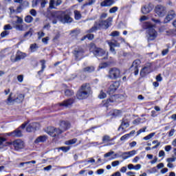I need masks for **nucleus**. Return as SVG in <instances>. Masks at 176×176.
I'll return each instance as SVG.
<instances>
[{
  "instance_id": "e433bc0d",
  "label": "nucleus",
  "mask_w": 176,
  "mask_h": 176,
  "mask_svg": "<svg viewBox=\"0 0 176 176\" xmlns=\"http://www.w3.org/2000/svg\"><path fill=\"white\" fill-rule=\"evenodd\" d=\"M50 9H56V1L50 0Z\"/></svg>"
},
{
  "instance_id": "cd10ccee",
  "label": "nucleus",
  "mask_w": 176,
  "mask_h": 176,
  "mask_svg": "<svg viewBox=\"0 0 176 176\" xmlns=\"http://www.w3.org/2000/svg\"><path fill=\"white\" fill-rule=\"evenodd\" d=\"M146 74H149V67H144L140 72V75H142V76H145Z\"/></svg>"
},
{
  "instance_id": "a18cd8bd",
  "label": "nucleus",
  "mask_w": 176,
  "mask_h": 176,
  "mask_svg": "<svg viewBox=\"0 0 176 176\" xmlns=\"http://www.w3.org/2000/svg\"><path fill=\"white\" fill-rule=\"evenodd\" d=\"M32 32H33V30L32 29H30V30L26 32L24 35V37L25 38H28V36H32Z\"/></svg>"
},
{
  "instance_id": "f257e3e1",
  "label": "nucleus",
  "mask_w": 176,
  "mask_h": 176,
  "mask_svg": "<svg viewBox=\"0 0 176 176\" xmlns=\"http://www.w3.org/2000/svg\"><path fill=\"white\" fill-rule=\"evenodd\" d=\"M50 20L52 24H57L60 21L63 24L72 23V18L64 11H54L51 14Z\"/></svg>"
},
{
  "instance_id": "bf43d9fd",
  "label": "nucleus",
  "mask_w": 176,
  "mask_h": 176,
  "mask_svg": "<svg viewBox=\"0 0 176 176\" xmlns=\"http://www.w3.org/2000/svg\"><path fill=\"white\" fill-rule=\"evenodd\" d=\"M152 21H153V23H155V24H159V25H162V21H160V19H152Z\"/></svg>"
},
{
  "instance_id": "8fccbe9b",
  "label": "nucleus",
  "mask_w": 176,
  "mask_h": 176,
  "mask_svg": "<svg viewBox=\"0 0 176 176\" xmlns=\"http://www.w3.org/2000/svg\"><path fill=\"white\" fill-rule=\"evenodd\" d=\"M120 164V162L119 161H113L111 162L112 167H118Z\"/></svg>"
},
{
  "instance_id": "f3484780",
  "label": "nucleus",
  "mask_w": 176,
  "mask_h": 176,
  "mask_svg": "<svg viewBox=\"0 0 176 176\" xmlns=\"http://www.w3.org/2000/svg\"><path fill=\"white\" fill-rule=\"evenodd\" d=\"M39 127V124L34 122L30 124L27 128H26V131L28 133H31L32 131H34V130H37Z\"/></svg>"
},
{
  "instance_id": "4468645a",
  "label": "nucleus",
  "mask_w": 176,
  "mask_h": 176,
  "mask_svg": "<svg viewBox=\"0 0 176 176\" xmlns=\"http://www.w3.org/2000/svg\"><path fill=\"white\" fill-rule=\"evenodd\" d=\"M141 65V60H135L133 62L131 68L135 71V75H138V68H140V65Z\"/></svg>"
},
{
  "instance_id": "393cba45",
  "label": "nucleus",
  "mask_w": 176,
  "mask_h": 176,
  "mask_svg": "<svg viewBox=\"0 0 176 176\" xmlns=\"http://www.w3.org/2000/svg\"><path fill=\"white\" fill-rule=\"evenodd\" d=\"M47 138L46 137V135L39 136L38 138H37L36 139L34 142H35V144H39V142H45V141H46Z\"/></svg>"
},
{
  "instance_id": "a19ab883",
  "label": "nucleus",
  "mask_w": 176,
  "mask_h": 176,
  "mask_svg": "<svg viewBox=\"0 0 176 176\" xmlns=\"http://www.w3.org/2000/svg\"><path fill=\"white\" fill-rule=\"evenodd\" d=\"M106 97H107V94H105V92H103L102 91H100L98 98L100 100H102V99L105 98Z\"/></svg>"
},
{
  "instance_id": "e2e57ef3",
  "label": "nucleus",
  "mask_w": 176,
  "mask_h": 176,
  "mask_svg": "<svg viewBox=\"0 0 176 176\" xmlns=\"http://www.w3.org/2000/svg\"><path fill=\"white\" fill-rule=\"evenodd\" d=\"M108 65H109V63H102L99 65V67L102 69V68H105L107 67H108Z\"/></svg>"
},
{
  "instance_id": "13d9d810",
  "label": "nucleus",
  "mask_w": 176,
  "mask_h": 176,
  "mask_svg": "<svg viewBox=\"0 0 176 176\" xmlns=\"http://www.w3.org/2000/svg\"><path fill=\"white\" fill-rule=\"evenodd\" d=\"M145 130H146V126L143 127L142 129H140L138 131V135H140V134H141V133H145Z\"/></svg>"
},
{
  "instance_id": "ea45409f",
  "label": "nucleus",
  "mask_w": 176,
  "mask_h": 176,
  "mask_svg": "<svg viewBox=\"0 0 176 176\" xmlns=\"http://www.w3.org/2000/svg\"><path fill=\"white\" fill-rule=\"evenodd\" d=\"M76 142V139H72L65 142V145H72Z\"/></svg>"
},
{
  "instance_id": "4be33fe9",
  "label": "nucleus",
  "mask_w": 176,
  "mask_h": 176,
  "mask_svg": "<svg viewBox=\"0 0 176 176\" xmlns=\"http://www.w3.org/2000/svg\"><path fill=\"white\" fill-rule=\"evenodd\" d=\"M134 134H135V131H132L129 133H126V134L122 135L120 138V141H126V140H129V138H130V137H131V135H133Z\"/></svg>"
},
{
  "instance_id": "338daca9",
  "label": "nucleus",
  "mask_w": 176,
  "mask_h": 176,
  "mask_svg": "<svg viewBox=\"0 0 176 176\" xmlns=\"http://www.w3.org/2000/svg\"><path fill=\"white\" fill-rule=\"evenodd\" d=\"M12 26L10 24H8L4 25L3 30H5V31H8V30H12Z\"/></svg>"
},
{
  "instance_id": "412c9836",
  "label": "nucleus",
  "mask_w": 176,
  "mask_h": 176,
  "mask_svg": "<svg viewBox=\"0 0 176 176\" xmlns=\"http://www.w3.org/2000/svg\"><path fill=\"white\" fill-rule=\"evenodd\" d=\"M120 84L119 82H116L111 84L109 87V91L110 93H113L118 90L119 88Z\"/></svg>"
},
{
  "instance_id": "6ab92c4d",
  "label": "nucleus",
  "mask_w": 176,
  "mask_h": 176,
  "mask_svg": "<svg viewBox=\"0 0 176 176\" xmlns=\"http://www.w3.org/2000/svg\"><path fill=\"white\" fill-rule=\"evenodd\" d=\"M113 3H115L114 0H104L100 3V6L103 8H107V7L112 6Z\"/></svg>"
},
{
  "instance_id": "774afa93",
  "label": "nucleus",
  "mask_w": 176,
  "mask_h": 176,
  "mask_svg": "<svg viewBox=\"0 0 176 176\" xmlns=\"http://www.w3.org/2000/svg\"><path fill=\"white\" fill-rule=\"evenodd\" d=\"M171 148H172L171 146L168 145V146H165L164 149H165L166 152H170V151H171Z\"/></svg>"
},
{
  "instance_id": "f704fd0d",
  "label": "nucleus",
  "mask_w": 176,
  "mask_h": 176,
  "mask_svg": "<svg viewBox=\"0 0 176 176\" xmlns=\"http://www.w3.org/2000/svg\"><path fill=\"white\" fill-rule=\"evenodd\" d=\"M109 141H112V140H111V136L108 135H105L102 137L103 142H109Z\"/></svg>"
},
{
  "instance_id": "20e7f679",
  "label": "nucleus",
  "mask_w": 176,
  "mask_h": 176,
  "mask_svg": "<svg viewBox=\"0 0 176 176\" xmlns=\"http://www.w3.org/2000/svg\"><path fill=\"white\" fill-rule=\"evenodd\" d=\"M144 27L146 30H148V41H155V38L157 36V32L154 29L155 25H152L150 22H145Z\"/></svg>"
},
{
  "instance_id": "5fc2aeb1",
  "label": "nucleus",
  "mask_w": 176,
  "mask_h": 176,
  "mask_svg": "<svg viewBox=\"0 0 176 176\" xmlns=\"http://www.w3.org/2000/svg\"><path fill=\"white\" fill-rule=\"evenodd\" d=\"M104 173H105V170L104 169H98L96 171V174H98V175H102V174H104Z\"/></svg>"
},
{
  "instance_id": "6e6d98bb",
  "label": "nucleus",
  "mask_w": 176,
  "mask_h": 176,
  "mask_svg": "<svg viewBox=\"0 0 176 176\" xmlns=\"http://www.w3.org/2000/svg\"><path fill=\"white\" fill-rule=\"evenodd\" d=\"M17 79H18V81L20 83H23V80L24 79V76L23 75H19V76H17Z\"/></svg>"
},
{
  "instance_id": "7ed1b4c3",
  "label": "nucleus",
  "mask_w": 176,
  "mask_h": 176,
  "mask_svg": "<svg viewBox=\"0 0 176 176\" xmlns=\"http://www.w3.org/2000/svg\"><path fill=\"white\" fill-rule=\"evenodd\" d=\"M91 94V87L90 84L85 83L81 86L80 90L77 94V98L78 100H84V98H87Z\"/></svg>"
},
{
  "instance_id": "49530a36",
  "label": "nucleus",
  "mask_w": 176,
  "mask_h": 176,
  "mask_svg": "<svg viewBox=\"0 0 176 176\" xmlns=\"http://www.w3.org/2000/svg\"><path fill=\"white\" fill-rule=\"evenodd\" d=\"M79 34H80V30H75L72 31V34L73 36H76V35H79Z\"/></svg>"
},
{
  "instance_id": "c9c22d12",
  "label": "nucleus",
  "mask_w": 176,
  "mask_h": 176,
  "mask_svg": "<svg viewBox=\"0 0 176 176\" xmlns=\"http://www.w3.org/2000/svg\"><path fill=\"white\" fill-rule=\"evenodd\" d=\"M65 96H67V97H71V96H74V91L70 89H66L65 91Z\"/></svg>"
},
{
  "instance_id": "69168bd1",
  "label": "nucleus",
  "mask_w": 176,
  "mask_h": 176,
  "mask_svg": "<svg viewBox=\"0 0 176 176\" xmlns=\"http://www.w3.org/2000/svg\"><path fill=\"white\" fill-rule=\"evenodd\" d=\"M141 164H138L135 166H134V169L133 170H135V171H138V170H141Z\"/></svg>"
},
{
  "instance_id": "b1692460",
  "label": "nucleus",
  "mask_w": 176,
  "mask_h": 176,
  "mask_svg": "<svg viewBox=\"0 0 176 176\" xmlns=\"http://www.w3.org/2000/svg\"><path fill=\"white\" fill-rule=\"evenodd\" d=\"M4 142L6 143L4 144ZM3 146H10V145H8V142H6V138L0 137V149H2Z\"/></svg>"
},
{
  "instance_id": "58836bf2",
  "label": "nucleus",
  "mask_w": 176,
  "mask_h": 176,
  "mask_svg": "<svg viewBox=\"0 0 176 176\" xmlns=\"http://www.w3.org/2000/svg\"><path fill=\"white\" fill-rule=\"evenodd\" d=\"M32 20H34V18H32V16L28 15L27 16H25V23H32Z\"/></svg>"
},
{
  "instance_id": "72a5a7b5",
  "label": "nucleus",
  "mask_w": 176,
  "mask_h": 176,
  "mask_svg": "<svg viewBox=\"0 0 176 176\" xmlns=\"http://www.w3.org/2000/svg\"><path fill=\"white\" fill-rule=\"evenodd\" d=\"M41 70L38 72V74H42V72H43V69L46 68V65H45V64L46 63L45 60H41Z\"/></svg>"
},
{
  "instance_id": "de8ad7c7",
  "label": "nucleus",
  "mask_w": 176,
  "mask_h": 176,
  "mask_svg": "<svg viewBox=\"0 0 176 176\" xmlns=\"http://www.w3.org/2000/svg\"><path fill=\"white\" fill-rule=\"evenodd\" d=\"M175 160H176L175 157H172L166 159L167 163H174Z\"/></svg>"
},
{
  "instance_id": "79ce46f5",
  "label": "nucleus",
  "mask_w": 176,
  "mask_h": 176,
  "mask_svg": "<svg viewBox=\"0 0 176 176\" xmlns=\"http://www.w3.org/2000/svg\"><path fill=\"white\" fill-rule=\"evenodd\" d=\"M94 71V67H87L84 68L85 72H93Z\"/></svg>"
},
{
  "instance_id": "052dcab7",
  "label": "nucleus",
  "mask_w": 176,
  "mask_h": 176,
  "mask_svg": "<svg viewBox=\"0 0 176 176\" xmlns=\"http://www.w3.org/2000/svg\"><path fill=\"white\" fill-rule=\"evenodd\" d=\"M8 35H9V32L8 31H4L1 34V38H5V36H8Z\"/></svg>"
},
{
  "instance_id": "4d7b16f0",
  "label": "nucleus",
  "mask_w": 176,
  "mask_h": 176,
  "mask_svg": "<svg viewBox=\"0 0 176 176\" xmlns=\"http://www.w3.org/2000/svg\"><path fill=\"white\" fill-rule=\"evenodd\" d=\"M115 152L113 151H110L109 153H107L106 154L104 155V157H109V156H112Z\"/></svg>"
},
{
  "instance_id": "2eb2a0df",
  "label": "nucleus",
  "mask_w": 176,
  "mask_h": 176,
  "mask_svg": "<svg viewBox=\"0 0 176 176\" xmlns=\"http://www.w3.org/2000/svg\"><path fill=\"white\" fill-rule=\"evenodd\" d=\"M153 10V6L152 4H148L142 8V12L143 14H148Z\"/></svg>"
},
{
  "instance_id": "dca6fc26",
  "label": "nucleus",
  "mask_w": 176,
  "mask_h": 176,
  "mask_svg": "<svg viewBox=\"0 0 176 176\" xmlns=\"http://www.w3.org/2000/svg\"><path fill=\"white\" fill-rule=\"evenodd\" d=\"M41 3V8H45L46 5V0H32V8H35L38 6Z\"/></svg>"
},
{
  "instance_id": "1a4fd4ad",
  "label": "nucleus",
  "mask_w": 176,
  "mask_h": 176,
  "mask_svg": "<svg viewBox=\"0 0 176 176\" xmlns=\"http://www.w3.org/2000/svg\"><path fill=\"white\" fill-rule=\"evenodd\" d=\"M107 76L110 79H118L120 76V69L115 67L110 69Z\"/></svg>"
},
{
  "instance_id": "2f4dec72",
  "label": "nucleus",
  "mask_w": 176,
  "mask_h": 176,
  "mask_svg": "<svg viewBox=\"0 0 176 176\" xmlns=\"http://www.w3.org/2000/svg\"><path fill=\"white\" fill-rule=\"evenodd\" d=\"M24 100V95L19 94L17 98L15 99V102H23Z\"/></svg>"
},
{
  "instance_id": "c85d7f7f",
  "label": "nucleus",
  "mask_w": 176,
  "mask_h": 176,
  "mask_svg": "<svg viewBox=\"0 0 176 176\" xmlns=\"http://www.w3.org/2000/svg\"><path fill=\"white\" fill-rule=\"evenodd\" d=\"M12 137H21V131L19 129H16L15 131L12 132Z\"/></svg>"
},
{
  "instance_id": "0eeeda50",
  "label": "nucleus",
  "mask_w": 176,
  "mask_h": 176,
  "mask_svg": "<svg viewBox=\"0 0 176 176\" xmlns=\"http://www.w3.org/2000/svg\"><path fill=\"white\" fill-rule=\"evenodd\" d=\"M155 13L158 17H164L167 13V8L163 6L158 5L155 8Z\"/></svg>"
},
{
  "instance_id": "473e14b6",
  "label": "nucleus",
  "mask_w": 176,
  "mask_h": 176,
  "mask_svg": "<svg viewBox=\"0 0 176 176\" xmlns=\"http://www.w3.org/2000/svg\"><path fill=\"white\" fill-rule=\"evenodd\" d=\"M30 49L32 53H34V52H36V49H38V45H36V43L31 44Z\"/></svg>"
},
{
  "instance_id": "6e6552de",
  "label": "nucleus",
  "mask_w": 176,
  "mask_h": 176,
  "mask_svg": "<svg viewBox=\"0 0 176 176\" xmlns=\"http://www.w3.org/2000/svg\"><path fill=\"white\" fill-rule=\"evenodd\" d=\"M25 57H27V54L21 52V51H17L16 56H12L10 58V60L12 63H17V61H20V60L24 59Z\"/></svg>"
},
{
  "instance_id": "09e8293b",
  "label": "nucleus",
  "mask_w": 176,
  "mask_h": 176,
  "mask_svg": "<svg viewBox=\"0 0 176 176\" xmlns=\"http://www.w3.org/2000/svg\"><path fill=\"white\" fill-rule=\"evenodd\" d=\"M120 35V32L118 31H113L110 34V36H119Z\"/></svg>"
},
{
  "instance_id": "37998d69",
  "label": "nucleus",
  "mask_w": 176,
  "mask_h": 176,
  "mask_svg": "<svg viewBox=\"0 0 176 176\" xmlns=\"http://www.w3.org/2000/svg\"><path fill=\"white\" fill-rule=\"evenodd\" d=\"M86 38L89 39V41H91V40L94 39V35H93V34H87L83 38H82L81 41H85V39H86Z\"/></svg>"
},
{
  "instance_id": "7c9ffc66",
  "label": "nucleus",
  "mask_w": 176,
  "mask_h": 176,
  "mask_svg": "<svg viewBox=\"0 0 176 176\" xmlns=\"http://www.w3.org/2000/svg\"><path fill=\"white\" fill-rule=\"evenodd\" d=\"M74 17H75L76 20H80V19L82 18V14H80V12H79L78 10H75L74 11Z\"/></svg>"
},
{
  "instance_id": "a878e982",
  "label": "nucleus",
  "mask_w": 176,
  "mask_h": 176,
  "mask_svg": "<svg viewBox=\"0 0 176 176\" xmlns=\"http://www.w3.org/2000/svg\"><path fill=\"white\" fill-rule=\"evenodd\" d=\"M129 122L122 121L121 123V125L118 128V131H120L121 129H122V130H126V129H127V127H129Z\"/></svg>"
},
{
  "instance_id": "423d86ee",
  "label": "nucleus",
  "mask_w": 176,
  "mask_h": 176,
  "mask_svg": "<svg viewBox=\"0 0 176 176\" xmlns=\"http://www.w3.org/2000/svg\"><path fill=\"white\" fill-rule=\"evenodd\" d=\"M7 145H13L15 151H20L24 148V142L18 139L13 142H7Z\"/></svg>"
},
{
  "instance_id": "f8f14e48",
  "label": "nucleus",
  "mask_w": 176,
  "mask_h": 176,
  "mask_svg": "<svg viewBox=\"0 0 176 176\" xmlns=\"http://www.w3.org/2000/svg\"><path fill=\"white\" fill-rule=\"evenodd\" d=\"M107 43L110 47V51H111L113 54H116V52H115V48L113 47H119L120 44L116 40L107 41Z\"/></svg>"
},
{
  "instance_id": "bb28decb",
  "label": "nucleus",
  "mask_w": 176,
  "mask_h": 176,
  "mask_svg": "<svg viewBox=\"0 0 176 176\" xmlns=\"http://www.w3.org/2000/svg\"><path fill=\"white\" fill-rule=\"evenodd\" d=\"M12 96H13V93H10L7 99L8 105H10V104H13V102H16L15 99H12Z\"/></svg>"
},
{
  "instance_id": "c756f323",
  "label": "nucleus",
  "mask_w": 176,
  "mask_h": 176,
  "mask_svg": "<svg viewBox=\"0 0 176 176\" xmlns=\"http://www.w3.org/2000/svg\"><path fill=\"white\" fill-rule=\"evenodd\" d=\"M166 35H167L168 36H174V35H175V30L170 29V30H166Z\"/></svg>"
},
{
  "instance_id": "9d476101",
  "label": "nucleus",
  "mask_w": 176,
  "mask_h": 176,
  "mask_svg": "<svg viewBox=\"0 0 176 176\" xmlns=\"http://www.w3.org/2000/svg\"><path fill=\"white\" fill-rule=\"evenodd\" d=\"M91 52H94V56H96L97 57H101L105 54V51L100 48L96 47V45L91 44Z\"/></svg>"
},
{
  "instance_id": "39448f33",
  "label": "nucleus",
  "mask_w": 176,
  "mask_h": 176,
  "mask_svg": "<svg viewBox=\"0 0 176 176\" xmlns=\"http://www.w3.org/2000/svg\"><path fill=\"white\" fill-rule=\"evenodd\" d=\"M111 24H112V18L109 17L106 21H102L99 23L98 25H95L92 28L89 30V33L94 32L98 28H103L104 30H107L109 28Z\"/></svg>"
},
{
  "instance_id": "603ef678",
  "label": "nucleus",
  "mask_w": 176,
  "mask_h": 176,
  "mask_svg": "<svg viewBox=\"0 0 176 176\" xmlns=\"http://www.w3.org/2000/svg\"><path fill=\"white\" fill-rule=\"evenodd\" d=\"M118 7H113L109 10V13H116L118 12Z\"/></svg>"
},
{
  "instance_id": "3c124183",
  "label": "nucleus",
  "mask_w": 176,
  "mask_h": 176,
  "mask_svg": "<svg viewBox=\"0 0 176 176\" xmlns=\"http://www.w3.org/2000/svg\"><path fill=\"white\" fill-rule=\"evenodd\" d=\"M122 113L120 110H114L113 112V116H119Z\"/></svg>"
},
{
  "instance_id": "c03bdc74",
  "label": "nucleus",
  "mask_w": 176,
  "mask_h": 176,
  "mask_svg": "<svg viewBox=\"0 0 176 176\" xmlns=\"http://www.w3.org/2000/svg\"><path fill=\"white\" fill-rule=\"evenodd\" d=\"M96 3V0H89L88 3H86L82 6V8H85V6H91V5H93L94 3Z\"/></svg>"
},
{
  "instance_id": "a211bd4d",
  "label": "nucleus",
  "mask_w": 176,
  "mask_h": 176,
  "mask_svg": "<svg viewBox=\"0 0 176 176\" xmlns=\"http://www.w3.org/2000/svg\"><path fill=\"white\" fill-rule=\"evenodd\" d=\"M124 155H126V156L123 157V160H126L127 159H129V157H133V156H135V155H137V151L132 150L131 151H126L124 152Z\"/></svg>"
},
{
  "instance_id": "9b49d317",
  "label": "nucleus",
  "mask_w": 176,
  "mask_h": 176,
  "mask_svg": "<svg viewBox=\"0 0 176 176\" xmlns=\"http://www.w3.org/2000/svg\"><path fill=\"white\" fill-rule=\"evenodd\" d=\"M176 16V14H175V11L170 10L168 12L166 17L164 19V24H168V23H170V21H171V20H173V19H175Z\"/></svg>"
},
{
  "instance_id": "ddd939ff",
  "label": "nucleus",
  "mask_w": 176,
  "mask_h": 176,
  "mask_svg": "<svg viewBox=\"0 0 176 176\" xmlns=\"http://www.w3.org/2000/svg\"><path fill=\"white\" fill-rule=\"evenodd\" d=\"M83 53H85L83 48L82 47L76 48L74 52L76 60H80L81 58H82Z\"/></svg>"
},
{
  "instance_id": "5701e85b",
  "label": "nucleus",
  "mask_w": 176,
  "mask_h": 176,
  "mask_svg": "<svg viewBox=\"0 0 176 176\" xmlns=\"http://www.w3.org/2000/svg\"><path fill=\"white\" fill-rule=\"evenodd\" d=\"M72 104H74V100L72 99H68L67 100H65L62 103H60L59 105L60 107H70Z\"/></svg>"
},
{
  "instance_id": "864d4df0",
  "label": "nucleus",
  "mask_w": 176,
  "mask_h": 176,
  "mask_svg": "<svg viewBox=\"0 0 176 176\" xmlns=\"http://www.w3.org/2000/svg\"><path fill=\"white\" fill-rule=\"evenodd\" d=\"M50 39V38H49V36H47L45 38H42V42H43V43H44V45H47V42H49Z\"/></svg>"
},
{
  "instance_id": "f03ea898",
  "label": "nucleus",
  "mask_w": 176,
  "mask_h": 176,
  "mask_svg": "<svg viewBox=\"0 0 176 176\" xmlns=\"http://www.w3.org/2000/svg\"><path fill=\"white\" fill-rule=\"evenodd\" d=\"M70 126L71 124H69V122L62 121L60 123V129L49 126L46 130V133L49 134V135H51V137H57V135H60L63 131L69 129Z\"/></svg>"
},
{
  "instance_id": "680f3d73",
  "label": "nucleus",
  "mask_w": 176,
  "mask_h": 176,
  "mask_svg": "<svg viewBox=\"0 0 176 176\" xmlns=\"http://www.w3.org/2000/svg\"><path fill=\"white\" fill-rule=\"evenodd\" d=\"M60 149H61V151H63V152H68V151H69V147L68 146H62L60 148Z\"/></svg>"
},
{
  "instance_id": "4c0bfd02",
  "label": "nucleus",
  "mask_w": 176,
  "mask_h": 176,
  "mask_svg": "<svg viewBox=\"0 0 176 176\" xmlns=\"http://www.w3.org/2000/svg\"><path fill=\"white\" fill-rule=\"evenodd\" d=\"M153 137H155V133H150L147 136H145L143 140L145 141H148V140H151Z\"/></svg>"
},
{
  "instance_id": "aec40b11",
  "label": "nucleus",
  "mask_w": 176,
  "mask_h": 176,
  "mask_svg": "<svg viewBox=\"0 0 176 176\" xmlns=\"http://www.w3.org/2000/svg\"><path fill=\"white\" fill-rule=\"evenodd\" d=\"M15 28L17 31H27L28 30V25L21 23H18L15 25Z\"/></svg>"
},
{
  "instance_id": "0e129e2a",
  "label": "nucleus",
  "mask_w": 176,
  "mask_h": 176,
  "mask_svg": "<svg viewBox=\"0 0 176 176\" xmlns=\"http://www.w3.org/2000/svg\"><path fill=\"white\" fill-rule=\"evenodd\" d=\"M16 24H22L23 23V19L19 16H16Z\"/></svg>"
}]
</instances>
